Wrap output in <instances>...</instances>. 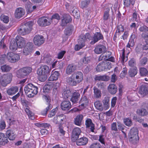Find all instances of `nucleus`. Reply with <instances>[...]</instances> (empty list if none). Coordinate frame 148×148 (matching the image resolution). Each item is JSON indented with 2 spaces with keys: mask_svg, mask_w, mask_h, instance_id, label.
Instances as JSON below:
<instances>
[{
  "mask_svg": "<svg viewBox=\"0 0 148 148\" xmlns=\"http://www.w3.org/2000/svg\"><path fill=\"white\" fill-rule=\"evenodd\" d=\"M103 36L101 33L96 32L92 37H91L90 34L89 33H86L85 35H81L78 40V44L75 47V51H78L85 46V42L87 39L91 40L90 43L94 44L99 40L103 38Z\"/></svg>",
  "mask_w": 148,
  "mask_h": 148,
  "instance_id": "nucleus-1",
  "label": "nucleus"
},
{
  "mask_svg": "<svg viewBox=\"0 0 148 148\" xmlns=\"http://www.w3.org/2000/svg\"><path fill=\"white\" fill-rule=\"evenodd\" d=\"M16 43L18 48L24 47L23 50V54L28 55L31 53L33 50V45L32 42H27L25 45L26 41L25 39L21 36L16 37Z\"/></svg>",
  "mask_w": 148,
  "mask_h": 148,
  "instance_id": "nucleus-2",
  "label": "nucleus"
},
{
  "mask_svg": "<svg viewBox=\"0 0 148 148\" xmlns=\"http://www.w3.org/2000/svg\"><path fill=\"white\" fill-rule=\"evenodd\" d=\"M51 69L46 65L41 66L38 69V74L40 75L39 79L41 82L45 81L47 78V76L50 72Z\"/></svg>",
  "mask_w": 148,
  "mask_h": 148,
  "instance_id": "nucleus-3",
  "label": "nucleus"
},
{
  "mask_svg": "<svg viewBox=\"0 0 148 148\" xmlns=\"http://www.w3.org/2000/svg\"><path fill=\"white\" fill-rule=\"evenodd\" d=\"M25 93L29 97H32L38 93V88L31 84L26 85L24 88Z\"/></svg>",
  "mask_w": 148,
  "mask_h": 148,
  "instance_id": "nucleus-4",
  "label": "nucleus"
},
{
  "mask_svg": "<svg viewBox=\"0 0 148 148\" xmlns=\"http://www.w3.org/2000/svg\"><path fill=\"white\" fill-rule=\"evenodd\" d=\"M32 25V23L30 21L22 25L18 30V33L22 35H24L28 34L31 30Z\"/></svg>",
  "mask_w": 148,
  "mask_h": 148,
  "instance_id": "nucleus-5",
  "label": "nucleus"
},
{
  "mask_svg": "<svg viewBox=\"0 0 148 148\" xmlns=\"http://www.w3.org/2000/svg\"><path fill=\"white\" fill-rule=\"evenodd\" d=\"M128 138L130 142L134 144H136L138 140V131L136 128H133L128 134Z\"/></svg>",
  "mask_w": 148,
  "mask_h": 148,
  "instance_id": "nucleus-6",
  "label": "nucleus"
},
{
  "mask_svg": "<svg viewBox=\"0 0 148 148\" xmlns=\"http://www.w3.org/2000/svg\"><path fill=\"white\" fill-rule=\"evenodd\" d=\"M12 77V75L10 73L4 74L0 77V83L2 86H5L10 82Z\"/></svg>",
  "mask_w": 148,
  "mask_h": 148,
  "instance_id": "nucleus-7",
  "label": "nucleus"
},
{
  "mask_svg": "<svg viewBox=\"0 0 148 148\" xmlns=\"http://www.w3.org/2000/svg\"><path fill=\"white\" fill-rule=\"evenodd\" d=\"M52 22V19L50 18L43 17L39 19L38 21V25L41 26H46L49 25Z\"/></svg>",
  "mask_w": 148,
  "mask_h": 148,
  "instance_id": "nucleus-8",
  "label": "nucleus"
},
{
  "mask_svg": "<svg viewBox=\"0 0 148 148\" xmlns=\"http://www.w3.org/2000/svg\"><path fill=\"white\" fill-rule=\"evenodd\" d=\"M7 58L8 61L12 63L16 62L20 59L19 55L13 53H8Z\"/></svg>",
  "mask_w": 148,
  "mask_h": 148,
  "instance_id": "nucleus-9",
  "label": "nucleus"
},
{
  "mask_svg": "<svg viewBox=\"0 0 148 148\" xmlns=\"http://www.w3.org/2000/svg\"><path fill=\"white\" fill-rule=\"evenodd\" d=\"M45 40L43 37L39 35L35 36L33 39V42L36 46H39L42 44L44 42Z\"/></svg>",
  "mask_w": 148,
  "mask_h": 148,
  "instance_id": "nucleus-10",
  "label": "nucleus"
},
{
  "mask_svg": "<svg viewBox=\"0 0 148 148\" xmlns=\"http://www.w3.org/2000/svg\"><path fill=\"white\" fill-rule=\"evenodd\" d=\"M107 65H108L107 67H104V61H103V62L99 64L96 68V70L98 72L102 71H107L111 69V66L109 63H108Z\"/></svg>",
  "mask_w": 148,
  "mask_h": 148,
  "instance_id": "nucleus-11",
  "label": "nucleus"
},
{
  "mask_svg": "<svg viewBox=\"0 0 148 148\" xmlns=\"http://www.w3.org/2000/svg\"><path fill=\"white\" fill-rule=\"evenodd\" d=\"M25 13V11L24 9L21 7L18 8L15 10L14 16L16 18H19L24 16Z\"/></svg>",
  "mask_w": 148,
  "mask_h": 148,
  "instance_id": "nucleus-12",
  "label": "nucleus"
},
{
  "mask_svg": "<svg viewBox=\"0 0 148 148\" xmlns=\"http://www.w3.org/2000/svg\"><path fill=\"white\" fill-rule=\"evenodd\" d=\"M106 50V48L105 46L100 45L96 46L94 51L96 53L99 54L105 52Z\"/></svg>",
  "mask_w": 148,
  "mask_h": 148,
  "instance_id": "nucleus-13",
  "label": "nucleus"
},
{
  "mask_svg": "<svg viewBox=\"0 0 148 148\" xmlns=\"http://www.w3.org/2000/svg\"><path fill=\"white\" fill-rule=\"evenodd\" d=\"M80 96V94L78 91L76 90H73L72 97L70 98L71 101L73 103H76L78 101Z\"/></svg>",
  "mask_w": 148,
  "mask_h": 148,
  "instance_id": "nucleus-14",
  "label": "nucleus"
},
{
  "mask_svg": "<svg viewBox=\"0 0 148 148\" xmlns=\"http://www.w3.org/2000/svg\"><path fill=\"white\" fill-rule=\"evenodd\" d=\"M72 20L71 16L69 14L64 15L62 17V20L61 25L62 26H65L70 22Z\"/></svg>",
  "mask_w": 148,
  "mask_h": 148,
  "instance_id": "nucleus-15",
  "label": "nucleus"
},
{
  "mask_svg": "<svg viewBox=\"0 0 148 148\" xmlns=\"http://www.w3.org/2000/svg\"><path fill=\"white\" fill-rule=\"evenodd\" d=\"M73 75H74V77L77 84L80 83L83 80V75L82 73L81 72H77Z\"/></svg>",
  "mask_w": 148,
  "mask_h": 148,
  "instance_id": "nucleus-16",
  "label": "nucleus"
},
{
  "mask_svg": "<svg viewBox=\"0 0 148 148\" xmlns=\"http://www.w3.org/2000/svg\"><path fill=\"white\" fill-rule=\"evenodd\" d=\"M61 108L63 110H68L71 108V103L69 101H64L61 103Z\"/></svg>",
  "mask_w": 148,
  "mask_h": 148,
  "instance_id": "nucleus-17",
  "label": "nucleus"
},
{
  "mask_svg": "<svg viewBox=\"0 0 148 148\" xmlns=\"http://www.w3.org/2000/svg\"><path fill=\"white\" fill-rule=\"evenodd\" d=\"M81 132V130L79 128H75L73 131L72 137L75 139H77L78 138L79 135Z\"/></svg>",
  "mask_w": 148,
  "mask_h": 148,
  "instance_id": "nucleus-18",
  "label": "nucleus"
},
{
  "mask_svg": "<svg viewBox=\"0 0 148 148\" xmlns=\"http://www.w3.org/2000/svg\"><path fill=\"white\" fill-rule=\"evenodd\" d=\"M73 93V91L71 92L70 90H68L62 92L63 97L65 99H70Z\"/></svg>",
  "mask_w": 148,
  "mask_h": 148,
  "instance_id": "nucleus-19",
  "label": "nucleus"
},
{
  "mask_svg": "<svg viewBox=\"0 0 148 148\" xmlns=\"http://www.w3.org/2000/svg\"><path fill=\"white\" fill-rule=\"evenodd\" d=\"M136 38V34L135 33H133L131 36L130 38L127 45V47L130 48L132 47L135 44L134 39Z\"/></svg>",
  "mask_w": 148,
  "mask_h": 148,
  "instance_id": "nucleus-20",
  "label": "nucleus"
},
{
  "mask_svg": "<svg viewBox=\"0 0 148 148\" xmlns=\"http://www.w3.org/2000/svg\"><path fill=\"white\" fill-rule=\"evenodd\" d=\"M85 125L86 127L90 128L91 132H94V125L90 119H86L85 122Z\"/></svg>",
  "mask_w": 148,
  "mask_h": 148,
  "instance_id": "nucleus-21",
  "label": "nucleus"
},
{
  "mask_svg": "<svg viewBox=\"0 0 148 148\" xmlns=\"http://www.w3.org/2000/svg\"><path fill=\"white\" fill-rule=\"evenodd\" d=\"M111 53L109 51L106 53L105 52L103 53L99 57V61H107L108 58L111 55Z\"/></svg>",
  "mask_w": 148,
  "mask_h": 148,
  "instance_id": "nucleus-22",
  "label": "nucleus"
},
{
  "mask_svg": "<svg viewBox=\"0 0 148 148\" xmlns=\"http://www.w3.org/2000/svg\"><path fill=\"white\" fill-rule=\"evenodd\" d=\"M88 139L85 137H83L78 139L76 141L77 145H86L88 142Z\"/></svg>",
  "mask_w": 148,
  "mask_h": 148,
  "instance_id": "nucleus-23",
  "label": "nucleus"
},
{
  "mask_svg": "<svg viewBox=\"0 0 148 148\" xmlns=\"http://www.w3.org/2000/svg\"><path fill=\"white\" fill-rule=\"evenodd\" d=\"M108 90L111 94H115L117 91V87L114 84H110L108 86Z\"/></svg>",
  "mask_w": 148,
  "mask_h": 148,
  "instance_id": "nucleus-24",
  "label": "nucleus"
},
{
  "mask_svg": "<svg viewBox=\"0 0 148 148\" xmlns=\"http://www.w3.org/2000/svg\"><path fill=\"white\" fill-rule=\"evenodd\" d=\"M18 90V88L16 86L12 87L7 90V93L9 95H12L17 92Z\"/></svg>",
  "mask_w": 148,
  "mask_h": 148,
  "instance_id": "nucleus-25",
  "label": "nucleus"
},
{
  "mask_svg": "<svg viewBox=\"0 0 148 148\" xmlns=\"http://www.w3.org/2000/svg\"><path fill=\"white\" fill-rule=\"evenodd\" d=\"M67 82L69 85L72 86H76L77 84L74 75H73L68 78Z\"/></svg>",
  "mask_w": 148,
  "mask_h": 148,
  "instance_id": "nucleus-26",
  "label": "nucleus"
},
{
  "mask_svg": "<svg viewBox=\"0 0 148 148\" xmlns=\"http://www.w3.org/2000/svg\"><path fill=\"white\" fill-rule=\"evenodd\" d=\"M59 75V73L57 71H55L52 72V74L49 77V80L50 81L57 80Z\"/></svg>",
  "mask_w": 148,
  "mask_h": 148,
  "instance_id": "nucleus-27",
  "label": "nucleus"
},
{
  "mask_svg": "<svg viewBox=\"0 0 148 148\" xmlns=\"http://www.w3.org/2000/svg\"><path fill=\"white\" fill-rule=\"evenodd\" d=\"M42 98L48 103V106L46 108L45 110L47 112L50 109L52 108L51 106L49 104V103L50 101V97L48 95H43Z\"/></svg>",
  "mask_w": 148,
  "mask_h": 148,
  "instance_id": "nucleus-28",
  "label": "nucleus"
},
{
  "mask_svg": "<svg viewBox=\"0 0 148 148\" xmlns=\"http://www.w3.org/2000/svg\"><path fill=\"white\" fill-rule=\"evenodd\" d=\"M64 115L61 114L56 116L53 118V122L56 124H60L64 119Z\"/></svg>",
  "mask_w": 148,
  "mask_h": 148,
  "instance_id": "nucleus-29",
  "label": "nucleus"
},
{
  "mask_svg": "<svg viewBox=\"0 0 148 148\" xmlns=\"http://www.w3.org/2000/svg\"><path fill=\"white\" fill-rule=\"evenodd\" d=\"M83 117V116L82 114L78 115L75 119L74 123L77 125L80 126L81 124Z\"/></svg>",
  "mask_w": 148,
  "mask_h": 148,
  "instance_id": "nucleus-30",
  "label": "nucleus"
},
{
  "mask_svg": "<svg viewBox=\"0 0 148 148\" xmlns=\"http://www.w3.org/2000/svg\"><path fill=\"white\" fill-rule=\"evenodd\" d=\"M7 136L10 140H13L15 138V135L12 130H8L6 132Z\"/></svg>",
  "mask_w": 148,
  "mask_h": 148,
  "instance_id": "nucleus-31",
  "label": "nucleus"
},
{
  "mask_svg": "<svg viewBox=\"0 0 148 148\" xmlns=\"http://www.w3.org/2000/svg\"><path fill=\"white\" fill-rule=\"evenodd\" d=\"M95 108L100 111H102L103 108L101 102L99 101H97L94 103Z\"/></svg>",
  "mask_w": 148,
  "mask_h": 148,
  "instance_id": "nucleus-32",
  "label": "nucleus"
},
{
  "mask_svg": "<svg viewBox=\"0 0 148 148\" xmlns=\"http://www.w3.org/2000/svg\"><path fill=\"white\" fill-rule=\"evenodd\" d=\"M148 93L147 88L144 86H142L140 87L139 91V93L141 96L144 97Z\"/></svg>",
  "mask_w": 148,
  "mask_h": 148,
  "instance_id": "nucleus-33",
  "label": "nucleus"
},
{
  "mask_svg": "<svg viewBox=\"0 0 148 148\" xmlns=\"http://www.w3.org/2000/svg\"><path fill=\"white\" fill-rule=\"evenodd\" d=\"M76 69L75 66L72 64L69 65L67 67L66 73L68 74H70L73 72Z\"/></svg>",
  "mask_w": 148,
  "mask_h": 148,
  "instance_id": "nucleus-34",
  "label": "nucleus"
},
{
  "mask_svg": "<svg viewBox=\"0 0 148 148\" xmlns=\"http://www.w3.org/2000/svg\"><path fill=\"white\" fill-rule=\"evenodd\" d=\"M93 90L94 97L97 98H100L101 96V94L100 90L95 87H94Z\"/></svg>",
  "mask_w": 148,
  "mask_h": 148,
  "instance_id": "nucleus-35",
  "label": "nucleus"
},
{
  "mask_svg": "<svg viewBox=\"0 0 148 148\" xmlns=\"http://www.w3.org/2000/svg\"><path fill=\"white\" fill-rule=\"evenodd\" d=\"M95 80L108 81L109 79L108 76L105 75H98L95 76Z\"/></svg>",
  "mask_w": 148,
  "mask_h": 148,
  "instance_id": "nucleus-36",
  "label": "nucleus"
},
{
  "mask_svg": "<svg viewBox=\"0 0 148 148\" xmlns=\"http://www.w3.org/2000/svg\"><path fill=\"white\" fill-rule=\"evenodd\" d=\"M32 3H29L27 6L26 7L27 12V13H31L36 8V6L35 5L33 6L32 8Z\"/></svg>",
  "mask_w": 148,
  "mask_h": 148,
  "instance_id": "nucleus-37",
  "label": "nucleus"
},
{
  "mask_svg": "<svg viewBox=\"0 0 148 148\" xmlns=\"http://www.w3.org/2000/svg\"><path fill=\"white\" fill-rule=\"evenodd\" d=\"M53 85L52 83H49L46 84L43 87V91L47 92L48 90H50L53 88Z\"/></svg>",
  "mask_w": 148,
  "mask_h": 148,
  "instance_id": "nucleus-38",
  "label": "nucleus"
},
{
  "mask_svg": "<svg viewBox=\"0 0 148 148\" xmlns=\"http://www.w3.org/2000/svg\"><path fill=\"white\" fill-rule=\"evenodd\" d=\"M90 60L91 57H90L85 56L83 59L80 60V62L82 65L87 64L90 62Z\"/></svg>",
  "mask_w": 148,
  "mask_h": 148,
  "instance_id": "nucleus-39",
  "label": "nucleus"
},
{
  "mask_svg": "<svg viewBox=\"0 0 148 148\" xmlns=\"http://www.w3.org/2000/svg\"><path fill=\"white\" fill-rule=\"evenodd\" d=\"M10 48L11 50L13 51H16L17 50L18 48L17 43L15 41L11 42Z\"/></svg>",
  "mask_w": 148,
  "mask_h": 148,
  "instance_id": "nucleus-40",
  "label": "nucleus"
},
{
  "mask_svg": "<svg viewBox=\"0 0 148 148\" xmlns=\"http://www.w3.org/2000/svg\"><path fill=\"white\" fill-rule=\"evenodd\" d=\"M22 69V71H23V73L25 76L29 74L32 71V68L29 67H24Z\"/></svg>",
  "mask_w": 148,
  "mask_h": 148,
  "instance_id": "nucleus-41",
  "label": "nucleus"
},
{
  "mask_svg": "<svg viewBox=\"0 0 148 148\" xmlns=\"http://www.w3.org/2000/svg\"><path fill=\"white\" fill-rule=\"evenodd\" d=\"M120 53V57L121 59V62L123 63L127 60V57H125V50L123 49L121 51Z\"/></svg>",
  "mask_w": 148,
  "mask_h": 148,
  "instance_id": "nucleus-42",
  "label": "nucleus"
},
{
  "mask_svg": "<svg viewBox=\"0 0 148 148\" xmlns=\"http://www.w3.org/2000/svg\"><path fill=\"white\" fill-rule=\"evenodd\" d=\"M137 73V69L136 67H134L130 69L129 71V74L131 77L135 76Z\"/></svg>",
  "mask_w": 148,
  "mask_h": 148,
  "instance_id": "nucleus-43",
  "label": "nucleus"
},
{
  "mask_svg": "<svg viewBox=\"0 0 148 148\" xmlns=\"http://www.w3.org/2000/svg\"><path fill=\"white\" fill-rule=\"evenodd\" d=\"M71 9L70 12H72L74 16L76 18H78L79 15L77 9L75 6H73L72 8H71Z\"/></svg>",
  "mask_w": 148,
  "mask_h": 148,
  "instance_id": "nucleus-44",
  "label": "nucleus"
},
{
  "mask_svg": "<svg viewBox=\"0 0 148 148\" xmlns=\"http://www.w3.org/2000/svg\"><path fill=\"white\" fill-rule=\"evenodd\" d=\"M137 113L140 115L144 116L148 114V112L144 108L138 109L137 110Z\"/></svg>",
  "mask_w": 148,
  "mask_h": 148,
  "instance_id": "nucleus-45",
  "label": "nucleus"
},
{
  "mask_svg": "<svg viewBox=\"0 0 148 148\" xmlns=\"http://www.w3.org/2000/svg\"><path fill=\"white\" fill-rule=\"evenodd\" d=\"M109 100L108 98H105L103 101L104 108L105 110H107L110 107Z\"/></svg>",
  "mask_w": 148,
  "mask_h": 148,
  "instance_id": "nucleus-46",
  "label": "nucleus"
},
{
  "mask_svg": "<svg viewBox=\"0 0 148 148\" xmlns=\"http://www.w3.org/2000/svg\"><path fill=\"white\" fill-rule=\"evenodd\" d=\"M74 27L71 26L67 27L65 30L64 33L67 36L70 35L72 33Z\"/></svg>",
  "mask_w": 148,
  "mask_h": 148,
  "instance_id": "nucleus-47",
  "label": "nucleus"
},
{
  "mask_svg": "<svg viewBox=\"0 0 148 148\" xmlns=\"http://www.w3.org/2000/svg\"><path fill=\"white\" fill-rule=\"evenodd\" d=\"M139 72L140 75L143 76H145L148 74L147 70L144 68L141 67L140 68Z\"/></svg>",
  "mask_w": 148,
  "mask_h": 148,
  "instance_id": "nucleus-48",
  "label": "nucleus"
},
{
  "mask_svg": "<svg viewBox=\"0 0 148 148\" xmlns=\"http://www.w3.org/2000/svg\"><path fill=\"white\" fill-rule=\"evenodd\" d=\"M7 137L3 133H0V145H2L3 142H6Z\"/></svg>",
  "mask_w": 148,
  "mask_h": 148,
  "instance_id": "nucleus-49",
  "label": "nucleus"
},
{
  "mask_svg": "<svg viewBox=\"0 0 148 148\" xmlns=\"http://www.w3.org/2000/svg\"><path fill=\"white\" fill-rule=\"evenodd\" d=\"M90 0H82L80 4L81 7L84 8L87 7L90 2Z\"/></svg>",
  "mask_w": 148,
  "mask_h": 148,
  "instance_id": "nucleus-50",
  "label": "nucleus"
},
{
  "mask_svg": "<svg viewBox=\"0 0 148 148\" xmlns=\"http://www.w3.org/2000/svg\"><path fill=\"white\" fill-rule=\"evenodd\" d=\"M25 110L30 119L32 120L34 119V113L31 112L28 108H26L25 109Z\"/></svg>",
  "mask_w": 148,
  "mask_h": 148,
  "instance_id": "nucleus-51",
  "label": "nucleus"
},
{
  "mask_svg": "<svg viewBox=\"0 0 148 148\" xmlns=\"http://www.w3.org/2000/svg\"><path fill=\"white\" fill-rule=\"evenodd\" d=\"M43 59L45 62L49 64H50L52 60L51 57L47 55H44Z\"/></svg>",
  "mask_w": 148,
  "mask_h": 148,
  "instance_id": "nucleus-52",
  "label": "nucleus"
},
{
  "mask_svg": "<svg viewBox=\"0 0 148 148\" xmlns=\"http://www.w3.org/2000/svg\"><path fill=\"white\" fill-rule=\"evenodd\" d=\"M124 123L126 126L130 127L132 125V122L130 119L128 118H125L123 119Z\"/></svg>",
  "mask_w": 148,
  "mask_h": 148,
  "instance_id": "nucleus-53",
  "label": "nucleus"
},
{
  "mask_svg": "<svg viewBox=\"0 0 148 148\" xmlns=\"http://www.w3.org/2000/svg\"><path fill=\"white\" fill-rule=\"evenodd\" d=\"M0 18L1 21L5 23H7L9 21V17L4 14H2Z\"/></svg>",
  "mask_w": 148,
  "mask_h": 148,
  "instance_id": "nucleus-54",
  "label": "nucleus"
},
{
  "mask_svg": "<svg viewBox=\"0 0 148 148\" xmlns=\"http://www.w3.org/2000/svg\"><path fill=\"white\" fill-rule=\"evenodd\" d=\"M1 69L3 72H6L9 71L11 68L9 66L5 65L1 66Z\"/></svg>",
  "mask_w": 148,
  "mask_h": 148,
  "instance_id": "nucleus-55",
  "label": "nucleus"
},
{
  "mask_svg": "<svg viewBox=\"0 0 148 148\" xmlns=\"http://www.w3.org/2000/svg\"><path fill=\"white\" fill-rule=\"evenodd\" d=\"M90 148H102L100 144L99 143H92L90 146Z\"/></svg>",
  "mask_w": 148,
  "mask_h": 148,
  "instance_id": "nucleus-56",
  "label": "nucleus"
},
{
  "mask_svg": "<svg viewBox=\"0 0 148 148\" xmlns=\"http://www.w3.org/2000/svg\"><path fill=\"white\" fill-rule=\"evenodd\" d=\"M21 69L18 70L16 72V75L19 78H23L25 76L23 73V71Z\"/></svg>",
  "mask_w": 148,
  "mask_h": 148,
  "instance_id": "nucleus-57",
  "label": "nucleus"
},
{
  "mask_svg": "<svg viewBox=\"0 0 148 148\" xmlns=\"http://www.w3.org/2000/svg\"><path fill=\"white\" fill-rule=\"evenodd\" d=\"M147 59L146 57H143L141 58L139 64L140 66H144L145 65L147 62Z\"/></svg>",
  "mask_w": 148,
  "mask_h": 148,
  "instance_id": "nucleus-58",
  "label": "nucleus"
},
{
  "mask_svg": "<svg viewBox=\"0 0 148 148\" xmlns=\"http://www.w3.org/2000/svg\"><path fill=\"white\" fill-rule=\"evenodd\" d=\"M58 110L57 108H56L55 109H53L50 112L49 114L48 115V117L51 118L54 116Z\"/></svg>",
  "mask_w": 148,
  "mask_h": 148,
  "instance_id": "nucleus-59",
  "label": "nucleus"
},
{
  "mask_svg": "<svg viewBox=\"0 0 148 148\" xmlns=\"http://www.w3.org/2000/svg\"><path fill=\"white\" fill-rule=\"evenodd\" d=\"M80 102L82 104L87 105L88 103V101L86 96H83L81 99Z\"/></svg>",
  "mask_w": 148,
  "mask_h": 148,
  "instance_id": "nucleus-60",
  "label": "nucleus"
},
{
  "mask_svg": "<svg viewBox=\"0 0 148 148\" xmlns=\"http://www.w3.org/2000/svg\"><path fill=\"white\" fill-rule=\"evenodd\" d=\"M110 9H108L105 11L103 16V19L105 20H108L109 16V13Z\"/></svg>",
  "mask_w": 148,
  "mask_h": 148,
  "instance_id": "nucleus-61",
  "label": "nucleus"
},
{
  "mask_svg": "<svg viewBox=\"0 0 148 148\" xmlns=\"http://www.w3.org/2000/svg\"><path fill=\"white\" fill-rule=\"evenodd\" d=\"M124 30V27L122 25H119L118 26L117 29L116 31V33H119L123 32Z\"/></svg>",
  "mask_w": 148,
  "mask_h": 148,
  "instance_id": "nucleus-62",
  "label": "nucleus"
},
{
  "mask_svg": "<svg viewBox=\"0 0 148 148\" xmlns=\"http://www.w3.org/2000/svg\"><path fill=\"white\" fill-rule=\"evenodd\" d=\"M124 4L127 7L129 6L130 4L133 5L134 3V1H131L130 0H123Z\"/></svg>",
  "mask_w": 148,
  "mask_h": 148,
  "instance_id": "nucleus-63",
  "label": "nucleus"
},
{
  "mask_svg": "<svg viewBox=\"0 0 148 148\" xmlns=\"http://www.w3.org/2000/svg\"><path fill=\"white\" fill-rule=\"evenodd\" d=\"M139 30L140 32H145L148 31V27L145 25H143L139 28Z\"/></svg>",
  "mask_w": 148,
  "mask_h": 148,
  "instance_id": "nucleus-64",
  "label": "nucleus"
}]
</instances>
